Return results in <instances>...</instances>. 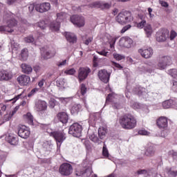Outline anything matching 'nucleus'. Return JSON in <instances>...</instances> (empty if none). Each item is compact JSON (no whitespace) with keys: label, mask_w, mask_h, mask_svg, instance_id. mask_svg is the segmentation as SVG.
Returning <instances> with one entry per match:
<instances>
[{"label":"nucleus","mask_w":177,"mask_h":177,"mask_svg":"<svg viewBox=\"0 0 177 177\" xmlns=\"http://www.w3.org/2000/svg\"><path fill=\"white\" fill-rule=\"evenodd\" d=\"M148 15L150 20H153L154 19V14H153V9L151 8H148Z\"/></svg>","instance_id":"56"},{"label":"nucleus","mask_w":177,"mask_h":177,"mask_svg":"<svg viewBox=\"0 0 177 177\" xmlns=\"http://www.w3.org/2000/svg\"><path fill=\"white\" fill-rule=\"evenodd\" d=\"M154 64L150 63L148 65H145L144 66H142L141 68V71H142L143 73H149V74H153V73H154V69H150V67H153Z\"/></svg>","instance_id":"34"},{"label":"nucleus","mask_w":177,"mask_h":177,"mask_svg":"<svg viewBox=\"0 0 177 177\" xmlns=\"http://www.w3.org/2000/svg\"><path fill=\"white\" fill-rule=\"evenodd\" d=\"M90 73H91V68H89L88 67L80 68L78 71L79 82H82V81H84V80H86Z\"/></svg>","instance_id":"13"},{"label":"nucleus","mask_w":177,"mask_h":177,"mask_svg":"<svg viewBox=\"0 0 177 177\" xmlns=\"http://www.w3.org/2000/svg\"><path fill=\"white\" fill-rule=\"evenodd\" d=\"M57 86L59 89H64L66 88V79L61 78L57 80Z\"/></svg>","instance_id":"40"},{"label":"nucleus","mask_w":177,"mask_h":177,"mask_svg":"<svg viewBox=\"0 0 177 177\" xmlns=\"http://www.w3.org/2000/svg\"><path fill=\"white\" fill-rule=\"evenodd\" d=\"M117 100H118V95L114 93H112L108 95L106 100V104L111 102L112 103V106L113 109H120L121 105L119 103L115 102Z\"/></svg>","instance_id":"12"},{"label":"nucleus","mask_w":177,"mask_h":177,"mask_svg":"<svg viewBox=\"0 0 177 177\" xmlns=\"http://www.w3.org/2000/svg\"><path fill=\"white\" fill-rule=\"evenodd\" d=\"M176 102L174 100H167L162 103L163 109H175L176 107Z\"/></svg>","instance_id":"25"},{"label":"nucleus","mask_w":177,"mask_h":177,"mask_svg":"<svg viewBox=\"0 0 177 177\" xmlns=\"http://www.w3.org/2000/svg\"><path fill=\"white\" fill-rule=\"evenodd\" d=\"M57 117L58 120H59V121L62 122V124H67V122H68V115H67V113L66 112L59 113L57 115Z\"/></svg>","instance_id":"28"},{"label":"nucleus","mask_w":177,"mask_h":177,"mask_svg":"<svg viewBox=\"0 0 177 177\" xmlns=\"http://www.w3.org/2000/svg\"><path fill=\"white\" fill-rule=\"evenodd\" d=\"M24 41H25V42H27L28 44H31V43L34 42L35 39H34V37H32V36H28V37L24 38Z\"/></svg>","instance_id":"53"},{"label":"nucleus","mask_w":177,"mask_h":177,"mask_svg":"<svg viewBox=\"0 0 177 177\" xmlns=\"http://www.w3.org/2000/svg\"><path fill=\"white\" fill-rule=\"evenodd\" d=\"M132 44H133V41L128 37H123L119 41V46L121 48H129L132 46Z\"/></svg>","instance_id":"20"},{"label":"nucleus","mask_w":177,"mask_h":177,"mask_svg":"<svg viewBox=\"0 0 177 177\" xmlns=\"http://www.w3.org/2000/svg\"><path fill=\"white\" fill-rule=\"evenodd\" d=\"M97 53H98V55H101V56H104L105 57L109 56V52L106 51V50L97 51Z\"/></svg>","instance_id":"54"},{"label":"nucleus","mask_w":177,"mask_h":177,"mask_svg":"<svg viewBox=\"0 0 177 177\" xmlns=\"http://www.w3.org/2000/svg\"><path fill=\"white\" fill-rule=\"evenodd\" d=\"M146 25H147V24H146V20H142L138 24L137 27L138 28H145V27H146Z\"/></svg>","instance_id":"51"},{"label":"nucleus","mask_w":177,"mask_h":177,"mask_svg":"<svg viewBox=\"0 0 177 177\" xmlns=\"http://www.w3.org/2000/svg\"><path fill=\"white\" fill-rule=\"evenodd\" d=\"M171 63H172V59H171V57H161L158 64L157 68H158V70H165V68H167V66H169Z\"/></svg>","instance_id":"11"},{"label":"nucleus","mask_w":177,"mask_h":177,"mask_svg":"<svg viewBox=\"0 0 177 177\" xmlns=\"http://www.w3.org/2000/svg\"><path fill=\"white\" fill-rule=\"evenodd\" d=\"M171 91L173 92L177 93V82L176 81L172 82Z\"/></svg>","instance_id":"62"},{"label":"nucleus","mask_w":177,"mask_h":177,"mask_svg":"<svg viewBox=\"0 0 177 177\" xmlns=\"http://www.w3.org/2000/svg\"><path fill=\"white\" fill-rule=\"evenodd\" d=\"M149 134H150V133L145 129H140L138 131V135H142V136H146Z\"/></svg>","instance_id":"57"},{"label":"nucleus","mask_w":177,"mask_h":177,"mask_svg":"<svg viewBox=\"0 0 177 177\" xmlns=\"http://www.w3.org/2000/svg\"><path fill=\"white\" fill-rule=\"evenodd\" d=\"M120 124L123 129H133L136 128L138 121L135 116L128 114L120 118Z\"/></svg>","instance_id":"1"},{"label":"nucleus","mask_w":177,"mask_h":177,"mask_svg":"<svg viewBox=\"0 0 177 177\" xmlns=\"http://www.w3.org/2000/svg\"><path fill=\"white\" fill-rule=\"evenodd\" d=\"M21 60H23L24 62H26V60H27V57H28V50H27V48H24L21 53Z\"/></svg>","instance_id":"41"},{"label":"nucleus","mask_w":177,"mask_h":177,"mask_svg":"<svg viewBox=\"0 0 177 177\" xmlns=\"http://www.w3.org/2000/svg\"><path fill=\"white\" fill-rule=\"evenodd\" d=\"M168 74L171 75V77H173V78H176L177 77V69L173 68L168 71Z\"/></svg>","instance_id":"45"},{"label":"nucleus","mask_w":177,"mask_h":177,"mask_svg":"<svg viewBox=\"0 0 177 177\" xmlns=\"http://www.w3.org/2000/svg\"><path fill=\"white\" fill-rule=\"evenodd\" d=\"M6 140L12 146H17V145H19V138L17 136L10 135L6 138Z\"/></svg>","instance_id":"27"},{"label":"nucleus","mask_w":177,"mask_h":177,"mask_svg":"<svg viewBox=\"0 0 177 177\" xmlns=\"http://www.w3.org/2000/svg\"><path fill=\"white\" fill-rule=\"evenodd\" d=\"M57 99L59 102L64 104L67 103V102L70 100V97H58Z\"/></svg>","instance_id":"63"},{"label":"nucleus","mask_w":177,"mask_h":177,"mask_svg":"<svg viewBox=\"0 0 177 177\" xmlns=\"http://www.w3.org/2000/svg\"><path fill=\"white\" fill-rule=\"evenodd\" d=\"M13 78V72L10 71H0V81L8 82Z\"/></svg>","instance_id":"17"},{"label":"nucleus","mask_w":177,"mask_h":177,"mask_svg":"<svg viewBox=\"0 0 177 177\" xmlns=\"http://www.w3.org/2000/svg\"><path fill=\"white\" fill-rule=\"evenodd\" d=\"M137 175H144L145 177L150 176V171L146 169H139L137 171Z\"/></svg>","instance_id":"44"},{"label":"nucleus","mask_w":177,"mask_h":177,"mask_svg":"<svg viewBox=\"0 0 177 177\" xmlns=\"http://www.w3.org/2000/svg\"><path fill=\"white\" fill-rule=\"evenodd\" d=\"M134 92L138 95L140 97H143L146 100H154L158 94L156 93H147V90L143 87L138 86L134 90Z\"/></svg>","instance_id":"3"},{"label":"nucleus","mask_w":177,"mask_h":177,"mask_svg":"<svg viewBox=\"0 0 177 177\" xmlns=\"http://www.w3.org/2000/svg\"><path fill=\"white\" fill-rule=\"evenodd\" d=\"M100 113H92L90 115V120L91 122H99L100 121Z\"/></svg>","instance_id":"36"},{"label":"nucleus","mask_w":177,"mask_h":177,"mask_svg":"<svg viewBox=\"0 0 177 177\" xmlns=\"http://www.w3.org/2000/svg\"><path fill=\"white\" fill-rule=\"evenodd\" d=\"M97 75L100 81L104 82V84H107V82L110 81V75H111V73L107 72L106 69H102L98 71Z\"/></svg>","instance_id":"18"},{"label":"nucleus","mask_w":177,"mask_h":177,"mask_svg":"<svg viewBox=\"0 0 177 177\" xmlns=\"http://www.w3.org/2000/svg\"><path fill=\"white\" fill-rule=\"evenodd\" d=\"M133 21V17L129 11H123L120 12L116 17V21L119 24H127V23H131Z\"/></svg>","instance_id":"5"},{"label":"nucleus","mask_w":177,"mask_h":177,"mask_svg":"<svg viewBox=\"0 0 177 177\" xmlns=\"http://www.w3.org/2000/svg\"><path fill=\"white\" fill-rule=\"evenodd\" d=\"M21 71L22 73H24V74H31V73H32V67L31 66V65H29L28 64H22L21 65Z\"/></svg>","instance_id":"29"},{"label":"nucleus","mask_w":177,"mask_h":177,"mask_svg":"<svg viewBox=\"0 0 177 177\" xmlns=\"http://www.w3.org/2000/svg\"><path fill=\"white\" fill-rule=\"evenodd\" d=\"M50 136L54 138L57 142V149H60L62 143L66 140V133L64 131H53L50 133Z\"/></svg>","instance_id":"7"},{"label":"nucleus","mask_w":177,"mask_h":177,"mask_svg":"<svg viewBox=\"0 0 177 177\" xmlns=\"http://www.w3.org/2000/svg\"><path fill=\"white\" fill-rule=\"evenodd\" d=\"M17 82L21 85V86H27L31 81L30 76L26 75H21L17 78Z\"/></svg>","instance_id":"23"},{"label":"nucleus","mask_w":177,"mask_h":177,"mask_svg":"<svg viewBox=\"0 0 177 177\" xmlns=\"http://www.w3.org/2000/svg\"><path fill=\"white\" fill-rule=\"evenodd\" d=\"M144 31H145V35L147 37V38H150V37H151V35L153 32V27L149 24H147L145 26Z\"/></svg>","instance_id":"31"},{"label":"nucleus","mask_w":177,"mask_h":177,"mask_svg":"<svg viewBox=\"0 0 177 177\" xmlns=\"http://www.w3.org/2000/svg\"><path fill=\"white\" fill-rule=\"evenodd\" d=\"M138 53L141 55L144 59H150L153 56V48L150 47L142 48L138 50Z\"/></svg>","instance_id":"21"},{"label":"nucleus","mask_w":177,"mask_h":177,"mask_svg":"<svg viewBox=\"0 0 177 177\" xmlns=\"http://www.w3.org/2000/svg\"><path fill=\"white\" fill-rule=\"evenodd\" d=\"M75 69L74 68H71L65 71L64 73L66 74L67 75H74L75 74Z\"/></svg>","instance_id":"50"},{"label":"nucleus","mask_w":177,"mask_h":177,"mask_svg":"<svg viewBox=\"0 0 177 177\" xmlns=\"http://www.w3.org/2000/svg\"><path fill=\"white\" fill-rule=\"evenodd\" d=\"M75 175L82 177H89L92 175V168L88 165V160H84L82 165L76 167Z\"/></svg>","instance_id":"2"},{"label":"nucleus","mask_w":177,"mask_h":177,"mask_svg":"<svg viewBox=\"0 0 177 177\" xmlns=\"http://www.w3.org/2000/svg\"><path fill=\"white\" fill-rule=\"evenodd\" d=\"M176 36H177V33L176 32H175V30H171L170 32L169 39L171 41H172L173 39H175V38H176Z\"/></svg>","instance_id":"59"},{"label":"nucleus","mask_w":177,"mask_h":177,"mask_svg":"<svg viewBox=\"0 0 177 177\" xmlns=\"http://www.w3.org/2000/svg\"><path fill=\"white\" fill-rule=\"evenodd\" d=\"M81 110V104H75L71 108V113L72 114H77Z\"/></svg>","instance_id":"39"},{"label":"nucleus","mask_w":177,"mask_h":177,"mask_svg":"<svg viewBox=\"0 0 177 177\" xmlns=\"http://www.w3.org/2000/svg\"><path fill=\"white\" fill-rule=\"evenodd\" d=\"M168 154L169 156H171L174 158V160H177V151H176L171 150L168 152Z\"/></svg>","instance_id":"49"},{"label":"nucleus","mask_w":177,"mask_h":177,"mask_svg":"<svg viewBox=\"0 0 177 177\" xmlns=\"http://www.w3.org/2000/svg\"><path fill=\"white\" fill-rule=\"evenodd\" d=\"M24 120L28 121V123L30 125H33L34 124V117L31 114V113H27L26 115H24Z\"/></svg>","instance_id":"37"},{"label":"nucleus","mask_w":177,"mask_h":177,"mask_svg":"<svg viewBox=\"0 0 177 177\" xmlns=\"http://www.w3.org/2000/svg\"><path fill=\"white\" fill-rule=\"evenodd\" d=\"M41 55L43 59L48 60V59H52V57L56 56V50L44 47L41 49Z\"/></svg>","instance_id":"10"},{"label":"nucleus","mask_w":177,"mask_h":177,"mask_svg":"<svg viewBox=\"0 0 177 177\" xmlns=\"http://www.w3.org/2000/svg\"><path fill=\"white\" fill-rule=\"evenodd\" d=\"M59 172L62 176H70L73 174V166L70 163H63L59 167Z\"/></svg>","instance_id":"9"},{"label":"nucleus","mask_w":177,"mask_h":177,"mask_svg":"<svg viewBox=\"0 0 177 177\" xmlns=\"http://www.w3.org/2000/svg\"><path fill=\"white\" fill-rule=\"evenodd\" d=\"M89 139L92 141L94 142V143H101L102 141H100V140H99V138H97V136H96V135H95V133H92L91 135H89Z\"/></svg>","instance_id":"43"},{"label":"nucleus","mask_w":177,"mask_h":177,"mask_svg":"<svg viewBox=\"0 0 177 177\" xmlns=\"http://www.w3.org/2000/svg\"><path fill=\"white\" fill-rule=\"evenodd\" d=\"M67 17V14L59 12L57 14V20L50 24V29L51 31H59L60 30V22Z\"/></svg>","instance_id":"6"},{"label":"nucleus","mask_w":177,"mask_h":177,"mask_svg":"<svg viewBox=\"0 0 177 177\" xmlns=\"http://www.w3.org/2000/svg\"><path fill=\"white\" fill-rule=\"evenodd\" d=\"M71 21L74 26H77V27H84L85 26V18L84 17L73 15L71 17Z\"/></svg>","instance_id":"16"},{"label":"nucleus","mask_w":177,"mask_h":177,"mask_svg":"<svg viewBox=\"0 0 177 177\" xmlns=\"http://www.w3.org/2000/svg\"><path fill=\"white\" fill-rule=\"evenodd\" d=\"M86 93V86H85V84H82L80 86V91L77 92V95L79 97H81L80 94L82 95V96H84Z\"/></svg>","instance_id":"42"},{"label":"nucleus","mask_w":177,"mask_h":177,"mask_svg":"<svg viewBox=\"0 0 177 177\" xmlns=\"http://www.w3.org/2000/svg\"><path fill=\"white\" fill-rule=\"evenodd\" d=\"M49 104L50 107H51V109H53V107L56 106V100L54 98H50L49 100Z\"/></svg>","instance_id":"58"},{"label":"nucleus","mask_w":177,"mask_h":177,"mask_svg":"<svg viewBox=\"0 0 177 177\" xmlns=\"http://www.w3.org/2000/svg\"><path fill=\"white\" fill-rule=\"evenodd\" d=\"M30 129L26 126H20L18 129V135L23 139H27L30 136Z\"/></svg>","instance_id":"22"},{"label":"nucleus","mask_w":177,"mask_h":177,"mask_svg":"<svg viewBox=\"0 0 177 177\" xmlns=\"http://www.w3.org/2000/svg\"><path fill=\"white\" fill-rule=\"evenodd\" d=\"M48 109V104L45 101H38L36 103V110L37 111H46Z\"/></svg>","instance_id":"26"},{"label":"nucleus","mask_w":177,"mask_h":177,"mask_svg":"<svg viewBox=\"0 0 177 177\" xmlns=\"http://www.w3.org/2000/svg\"><path fill=\"white\" fill-rule=\"evenodd\" d=\"M11 49L12 50V55H17V53H19V50H20V46L19 44L15 42V41H12Z\"/></svg>","instance_id":"33"},{"label":"nucleus","mask_w":177,"mask_h":177,"mask_svg":"<svg viewBox=\"0 0 177 177\" xmlns=\"http://www.w3.org/2000/svg\"><path fill=\"white\" fill-rule=\"evenodd\" d=\"M157 125L160 129H165L168 127V120L165 117H160L157 120Z\"/></svg>","instance_id":"24"},{"label":"nucleus","mask_w":177,"mask_h":177,"mask_svg":"<svg viewBox=\"0 0 177 177\" xmlns=\"http://www.w3.org/2000/svg\"><path fill=\"white\" fill-rule=\"evenodd\" d=\"M169 37V31L167 29H160L156 32V40L158 42H164Z\"/></svg>","instance_id":"14"},{"label":"nucleus","mask_w":177,"mask_h":177,"mask_svg":"<svg viewBox=\"0 0 177 177\" xmlns=\"http://www.w3.org/2000/svg\"><path fill=\"white\" fill-rule=\"evenodd\" d=\"M130 106L135 110H138V109H140V104L138 102H134V103L130 102Z\"/></svg>","instance_id":"55"},{"label":"nucleus","mask_w":177,"mask_h":177,"mask_svg":"<svg viewBox=\"0 0 177 177\" xmlns=\"http://www.w3.org/2000/svg\"><path fill=\"white\" fill-rule=\"evenodd\" d=\"M52 147H53V145H52L51 140L44 141L43 142V150H44V151H50Z\"/></svg>","instance_id":"35"},{"label":"nucleus","mask_w":177,"mask_h":177,"mask_svg":"<svg viewBox=\"0 0 177 177\" xmlns=\"http://www.w3.org/2000/svg\"><path fill=\"white\" fill-rule=\"evenodd\" d=\"M159 3L161 5V6H162L163 8H168V6H169V4H168L167 2L164 1L162 0H160L159 1Z\"/></svg>","instance_id":"64"},{"label":"nucleus","mask_w":177,"mask_h":177,"mask_svg":"<svg viewBox=\"0 0 177 177\" xmlns=\"http://www.w3.org/2000/svg\"><path fill=\"white\" fill-rule=\"evenodd\" d=\"M7 26H0V31L6 32H13V27L17 24L16 19H8L7 21Z\"/></svg>","instance_id":"15"},{"label":"nucleus","mask_w":177,"mask_h":177,"mask_svg":"<svg viewBox=\"0 0 177 177\" xmlns=\"http://www.w3.org/2000/svg\"><path fill=\"white\" fill-rule=\"evenodd\" d=\"M88 6L91 9H100V10L103 12H107L113 6V3L111 1H96L91 3Z\"/></svg>","instance_id":"4"},{"label":"nucleus","mask_w":177,"mask_h":177,"mask_svg":"<svg viewBox=\"0 0 177 177\" xmlns=\"http://www.w3.org/2000/svg\"><path fill=\"white\" fill-rule=\"evenodd\" d=\"M38 91H39V89L35 88H33L28 94V97H31V96L35 95V93H37V92H38Z\"/></svg>","instance_id":"61"},{"label":"nucleus","mask_w":177,"mask_h":177,"mask_svg":"<svg viewBox=\"0 0 177 177\" xmlns=\"http://www.w3.org/2000/svg\"><path fill=\"white\" fill-rule=\"evenodd\" d=\"M156 153V148H154V145H150L147 147L145 151V156L148 157H151Z\"/></svg>","instance_id":"32"},{"label":"nucleus","mask_w":177,"mask_h":177,"mask_svg":"<svg viewBox=\"0 0 177 177\" xmlns=\"http://www.w3.org/2000/svg\"><path fill=\"white\" fill-rule=\"evenodd\" d=\"M65 37L67 39V41L70 42L71 44H75V42H77V36H75L74 33L66 32Z\"/></svg>","instance_id":"30"},{"label":"nucleus","mask_w":177,"mask_h":177,"mask_svg":"<svg viewBox=\"0 0 177 177\" xmlns=\"http://www.w3.org/2000/svg\"><path fill=\"white\" fill-rule=\"evenodd\" d=\"M68 133L73 135L75 138H80L82 133V125L79 123H73L68 130Z\"/></svg>","instance_id":"8"},{"label":"nucleus","mask_w":177,"mask_h":177,"mask_svg":"<svg viewBox=\"0 0 177 177\" xmlns=\"http://www.w3.org/2000/svg\"><path fill=\"white\" fill-rule=\"evenodd\" d=\"M166 172L170 177L177 176V171H172L171 169H166Z\"/></svg>","instance_id":"47"},{"label":"nucleus","mask_w":177,"mask_h":177,"mask_svg":"<svg viewBox=\"0 0 177 177\" xmlns=\"http://www.w3.org/2000/svg\"><path fill=\"white\" fill-rule=\"evenodd\" d=\"M102 155L104 157H109V150L107 149L106 144L104 145L102 148Z\"/></svg>","instance_id":"48"},{"label":"nucleus","mask_w":177,"mask_h":177,"mask_svg":"<svg viewBox=\"0 0 177 177\" xmlns=\"http://www.w3.org/2000/svg\"><path fill=\"white\" fill-rule=\"evenodd\" d=\"M106 133H107V129L106 127H100L98 129V136L100 139H104L106 136Z\"/></svg>","instance_id":"38"},{"label":"nucleus","mask_w":177,"mask_h":177,"mask_svg":"<svg viewBox=\"0 0 177 177\" xmlns=\"http://www.w3.org/2000/svg\"><path fill=\"white\" fill-rule=\"evenodd\" d=\"M35 10L39 13H45L50 10V3L45 2L42 3H38L35 5Z\"/></svg>","instance_id":"19"},{"label":"nucleus","mask_w":177,"mask_h":177,"mask_svg":"<svg viewBox=\"0 0 177 177\" xmlns=\"http://www.w3.org/2000/svg\"><path fill=\"white\" fill-rule=\"evenodd\" d=\"M113 56L115 60L120 61V60H124L125 59V55H122L118 53H113Z\"/></svg>","instance_id":"46"},{"label":"nucleus","mask_w":177,"mask_h":177,"mask_svg":"<svg viewBox=\"0 0 177 177\" xmlns=\"http://www.w3.org/2000/svg\"><path fill=\"white\" fill-rule=\"evenodd\" d=\"M38 26L42 30H45V28H46V22H45V21H40L38 23Z\"/></svg>","instance_id":"52"},{"label":"nucleus","mask_w":177,"mask_h":177,"mask_svg":"<svg viewBox=\"0 0 177 177\" xmlns=\"http://www.w3.org/2000/svg\"><path fill=\"white\" fill-rule=\"evenodd\" d=\"M112 63V66H113V67H115L116 68H118L119 70H122V68H124V67L122 66H121V64L116 63L115 62H111Z\"/></svg>","instance_id":"60"}]
</instances>
